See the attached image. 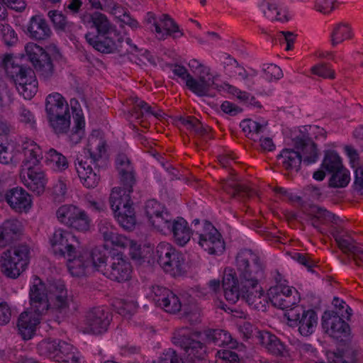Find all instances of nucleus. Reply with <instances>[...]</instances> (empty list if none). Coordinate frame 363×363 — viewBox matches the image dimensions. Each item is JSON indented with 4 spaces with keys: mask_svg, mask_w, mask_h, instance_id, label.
I'll return each instance as SVG.
<instances>
[{
    "mask_svg": "<svg viewBox=\"0 0 363 363\" xmlns=\"http://www.w3.org/2000/svg\"><path fill=\"white\" fill-rule=\"evenodd\" d=\"M222 286L225 298L229 303H235L242 297L252 308L262 311L266 309L269 298L259 284L253 288L238 285V277L233 269H225Z\"/></svg>",
    "mask_w": 363,
    "mask_h": 363,
    "instance_id": "3",
    "label": "nucleus"
},
{
    "mask_svg": "<svg viewBox=\"0 0 363 363\" xmlns=\"http://www.w3.org/2000/svg\"><path fill=\"white\" fill-rule=\"evenodd\" d=\"M339 249L348 257L354 252L359 243H357L349 234L342 228H334L331 232Z\"/></svg>",
    "mask_w": 363,
    "mask_h": 363,
    "instance_id": "29",
    "label": "nucleus"
},
{
    "mask_svg": "<svg viewBox=\"0 0 363 363\" xmlns=\"http://www.w3.org/2000/svg\"><path fill=\"white\" fill-rule=\"evenodd\" d=\"M177 33H180L179 36L183 35L180 32L178 25L169 15L162 14L158 18V23L155 33L158 40H164L170 35L177 38L178 37L175 35Z\"/></svg>",
    "mask_w": 363,
    "mask_h": 363,
    "instance_id": "26",
    "label": "nucleus"
},
{
    "mask_svg": "<svg viewBox=\"0 0 363 363\" xmlns=\"http://www.w3.org/2000/svg\"><path fill=\"white\" fill-rule=\"evenodd\" d=\"M216 363H240V358L233 351L219 350L216 353Z\"/></svg>",
    "mask_w": 363,
    "mask_h": 363,
    "instance_id": "59",
    "label": "nucleus"
},
{
    "mask_svg": "<svg viewBox=\"0 0 363 363\" xmlns=\"http://www.w3.org/2000/svg\"><path fill=\"white\" fill-rule=\"evenodd\" d=\"M45 160L47 164L56 172H62L69 166L66 157L52 148L46 152Z\"/></svg>",
    "mask_w": 363,
    "mask_h": 363,
    "instance_id": "43",
    "label": "nucleus"
},
{
    "mask_svg": "<svg viewBox=\"0 0 363 363\" xmlns=\"http://www.w3.org/2000/svg\"><path fill=\"white\" fill-rule=\"evenodd\" d=\"M188 65L196 78H191V91L199 96H205L209 94L211 89L220 91V84L218 83L219 75L213 73L208 66L203 65L196 59L189 60Z\"/></svg>",
    "mask_w": 363,
    "mask_h": 363,
    "instance_id": "8",
    "label": "nucleus"
},
{
    "mask_svg": "<svg viewBox=\"0 0 363 363\" xmlns=\"http://www.w3.org/2000/svg\"><path fill=\"white\" fill-rule=\"evenodd\" d=\"M43 314H38L30 308V311L23 312L18 320V328L21 335L25 340L32 337L37 325L40 323V316Z\"/></svg>",
    "mask_w": 363,
    "mask_h": 363,
    "instance_id": "22",
    "label": "nucleus"
},
{
    "mask_svg": "<svg viewBox=\"0 0 363 363\" xmlns=\"http://www.w3.org/2000/svg\"><path fill=\"white\" fill-rule=\"evenodd\" d=\"M30 305L38 314H47L56 311L67 313L76 310L77 304L69 296L62 282L50 284L48 287L38 277H34L30 289Z\"/></svg>",
    "mask_w": 363,
    "mask_h": 363,
    "instance_id": "1",
    "label": "nucleus"
},
{
    "mask_svg": "<svg viewBox=\"0 0 363 363\" xmlns=\"http://www.w3.org/2000/svg\"><path fill=\"white\" fill-rule=\"evenodd\" d=\"M30 81L26 85H21L16 86L18 91L21 94L24 99H32L38 91V81L37 79H33L32 77L28 78Z\"/></svg>",
    "mask_w": 363,
    "mask_h": 363,
    "instance_id": "56",
    "label": "nucleus"
},
{
    "mask_svg": "<svg viewBox=\"0 0 363 363\" xmlns=\"http://www.w3.org/2000/svg\"><path fill=\"white\" fill-rule=\"evenodd\" d=\"M87 22L91 23L97 30V34L116 30V27L111 24L108 18L104 13L98 11L90 13Z\"/></svg>",
    "mask_w": 363,
    "mask_h": 363,
    "instance_id": "36",
    "label": "nucleus"
},
{
    "mask_svg": "<svg viewBox=\"0 0 363 363\" xmlns=\"http://www.w3.org/2000/svg\"><path fill=\"white\" fill-rule=\"evenodd\" d=\"M322 325L331 337L338 339L347 335L349 326L337 313H325Z\"/></svg>",
    "mask_w": 363,
    "mask_h": 363,
    "instance_id": "21",
    "label": "nucleus"
},
{
    "mask_svg": "<svg viewBox=\"0 0 363 363\" xmlns=\"http://www.w3.org/2000/svg\"><path fill=\"white\" fill-rule=\"evenodd\" d=\"M74 127L70 135L71 140L77 143L84 135V119L81 113H77L74 116Z\"/></svg>",
    "mask_w": 363,
    "mask_h": 363,
    "instance_id": "55",
    "label": "nucleus"
},
{
    "mask_svg": "<svg viewBox=\"0 0 363 363\" xmlns=\"http://www.w3.org/2000/svg\"><path fill=\"white\" fill-rule=\"evenodd\" d=\"M310 214L313 217L311 223L315 228H318V220H320L321 222H331L335 224H337L340 221L339 217L329 212L326 209L318 206H313L311 207Z\"/></svg>",
    "mask_w": 363,
    "mask_h": 363,
    "instance_id": "46",
    "label": "nucleus"
},
{
    "mask_svg": "<svg viewBox=\"0 0 363 363\" xmlns=\"http://www.w3.org/2000/svg\"><path fill=\"white\" fill-rule=\"evenodd\" d=\"M171 70L173 74L180 78L185 83L186 87L191 91V78H192V75L189 72L187 69L183 65L174 64L171 66Z\"/></svg>",
    "mask_w": 363,
    "mask_h": 363,
    "instance_id": "57",
    "label": "nucleus"
},
{
    "mask_svg": "<svg viewBox=\"0 0 363 363\" xmlns=\"http://www.w3.org/2000/svg\"><path fill=\"white\" fill-rule=\"evenodd\" d=\"M111 320V314L107 308L94 307L86 313L80 328L84 333L100 335L107 331Z\"/></svg>",
    "mask_w": 363,
    "mask_h": 363,
    "instance_id": "11",
    "label": "nucleus"
},
{
    "mask_svg": "<svg viewBox=\"0 0 363 363\" xmlns=\"http://www.w3.org/2000/svg\"><path fill=\"white\" fill-rule=\"evenodd\" d=\"M238 285L256 286L264 278V265L259 255L249 249L241 250L236 255Z\"/></svg>",
    "mask_w": 363,
    "mask_h": 363,
    "instance_id": "6",
    "label": "nucleus"
},
{
    "mask_svg": "<svg viewBox=\"0 0 363 363\" xmlns=\"http://www.w3.org/2000/svg\"><path fill=\"white\" fill-rule=\"evenodd\" d=\"M287 323L291 327H298L299 333L305 337L311 335L318 325L317 313L311 309L305 310L301 306H296L284 313Z\"/></svg>",
    "mask_w": 363,
    "mask_h": 363,
    "instance_id": "10",
    "label": "nucleus"
},
{
    "mask_svg": "<svg viewBox=\"0 0 363 363\" xmlns=\"http://www.w3.org/2000/svg\"><path fill=\"white\" fill-rule=\"evenodd\" d=\"M145 214L150 225L163 235H172V241L180 247L190 240L192 230L182 217L173 218L166 208L155 199L145 204Z\"/></svg>",
    "mask_w": 363,
    "mask_h": 363,
    "instance_id": "2",
    "label": "nucleus"
},
{
    "mask_svg": "<svg viewBox=\"0 0 363 363\" xmlns=\"http://www.w3.org/2000/svg\"><path fill=\"white\" fill-rule=\"evenodd\" d=\"M220 87L221 90L227 91L229 94L235 96L240 101L247 105L260 107L259 101H256L255 98L250 94L241 91L238 88L225 82L220 84Z\"/></svg>",
    "mask_w": 363,
    "mask_h": 363,
    "instance_id": "45",
    "label": "nucleus"
},
{
    "mask_svg": "<svg viewBox=\"0 0 363 363\" xmlns=\"http://www.w3.org/2000/svg\"><path fill=\"white\" fill-rule=\"evenodd\" d=\"M131 273L130 263L118 253L108 258L107 266L103 270L104 276L118 282L129 280Z\"/></svg>",
    "mask_w": 363,
    "mask_h": 363,
    "instance_id": "18",
    "label": "nucleus"
},
{
    "mask_svg": "<svg viewBox=\"0 0 363 363\" xmlns=\"http://www.w3.org/2000/svg\"><path fill=\"white\" fill-rule=\"evenodd\" d=\"M134 183H123V188L113 187L111 191L109 202L113 211L118 210V208L123 207L127 204L131 203L130 194L132 191V187Z\"/></svg>",
    "mask_w": 363,
    "mask_h": 363,
    "instance_id": "25",
    "label": "nucleus"
},
{
    "mask_svg": "<svg viewBox=\"0 0 363 363\" xmlns=\"http://www.w3.org/2000/svg\"><path fill=\"white\" fill-rule=\"evenodd\" d=\"M82 257L86 259L89 268L95 269L102 274L108 261V259L96 249L91 252H84L82 253Z\"/></svg>",
    "mask_w": 363,
    "mask_h": 363,
    "instance_id": "41",
    "label": "nucleus"
},
{
    "mask_svg": "<svg viewBox=\"0 0 363 363\" xmlns=\"http://www.w3.org/2000/svg\"><path fill=\"white\" fill-rule=\"evenodd\" d=\"M85 39L89 45L101 53H115L121 48V34L117 30L99 34L87 33Z\"/></svg>",
    "mask_w": 363,
    "mask_h": 363,
    "instance_id": "16",
    "label": "nucleus"
},
{
    "mask_svg": "<svg viewBox=\"0 0 363 363\" xmlns=\"http://www.w3.org/2000/svg\"><path fill=\"white\" fill-rule=\"evenodd\" d=\"M199 245L210 255H220L225 242L218 230L208 221H203L200 229L195 230Z\"/></svg>",
    "mask_w": 363,
    "mask_h": 363,
    "instance_id": "14",
    "label": "nucleus"
},
{
    "mask_svg": "<svg viewBox=\"0 0 363 363\" xmlns=\"http://www.w3.org/2000/svg\"><path fill=\"white\" fill-rule=\"evenodd\" d=\"M181 123L190 133L196 136L202 137L205 140L208 139V128L203 126L200 121L194 116H187L180 119Z\"/></svg>",
    "mask_w": 363,
    "mask_h": 363,
    "instance_id": "42",
    "label": "nucleus"
},
{
    "mask_svg": "<svg viewBox=\"0 0 363 363\" xmlns=\"http://www.w3.org/2000/svg\"><path fill=\"white\" fill-rule=\"evenodd\" d=\"M24 184L32 191L40 194L44 191L45 179L40 167L21 171Z\"/></svg>",
    "mask_w": 363,
    "mask_h": 363,
    "instance_id": "23",
    "label": "nucleus"
},
{
    "mask_svg": "<svg viewBox=\"0 0 363 363\" xmlns=\"http://www.w3.org/2000/svg\"><path fill=\"white\" fill-rule=\"evenodd\" d=\"M149 298L155 304L170 313L179 312L182 307L179 298L169 289L162 286H152Z\"/></svg>",
    "mask_w": 363,
    "mask_h": 363,
    "instance_id": "17",
    "label": "nucleus"
},
{
    "mask_svg": "<svg viewBox=\"0 0 363 363\" xmlns=\"http://www.w3.org/2000/svg\"><path fill=\"white\" fill-rule=\"evenodd\" d=\"M105 143L99 138L92 137L89 140L87 153L77 156L75 161V169L82 184L88 189H94L99 183L100 175L96 162L104 153Z\"/></svg>",
    "mask_w": 363,
    "mask_h": 363,
    "instance_id": "4",
    "label": "nucleus"
},
{
    "mask_svg": "<svg viewBox=\"0 0 363 363\" xmlns=\"http://www.w3.org/2000/svg\"><path fill=\"white\" fill-rule=\"evenodd\" d=\"M119 225L125 230H132L135 223L136 218L135 211L132 207V203L118 208V210L113 211Z\"/></svg>",
    "mask_w": 363,
    "mask_h": 363,
    "instance_id": "33",
    "label": "nucleus"
},
{
    "mask_svg": "<svg viewBox=\"0 0 363 363\" xmlns=\"http://www.w3.org/2000/svg\"><path fill=\"white\" fill-rule=\"evenodd\" d=\"M328 185L333 188H344L347 186L350 181V172L344 167L340 170L330 173Z\"/></svg>",
    "mask_w": 363,
    "mask_h": 363,
    "instance_id": "50",
    "label": "nucleus"
},
{
    "mask_svg": "<svg viewBox=\"0 0 363 363\" xmlns=\"http://www.w3.org/2000/svg\"><path fill=\"white\" fill-rule=\"evenodd\" d=\"M184 259L181 252L175 250L174 252L168 257L167 262L162 264L160 267L166 272L176 276L182 273L184 269Z\"/></svg>",
    "mask_w": 363,
    "mask_h": 363,
    "instance_id": "40",
    "label": "nucleus"
},
{
    "mask_svg": "<svg viewBox=\"0 0 363 363\" xmlns=\"http://www.w3.org/2000/svg\"><path fill=\"white\" fill-rule=\"evenodd\" d=\"M116 166L121 175L122 183H135L133 168L130 160L124 154H119L116 159Z\"/></svg>",
    "mask_w": 363,
    "mask_h": 363,
    "instance_id": "35",
    "label": "nucleus"
},
{
    "mask_svg": "<svg viewBox=\"0 0 363 363\" xmlns=\"http://www.w3.org/2000/svg\"><path fill=\"white\" fill-rule=\"evenodd\" d=\"M352 30L351 26L345 23L336 25L331 34L332 45L335 46L345 40L352 38Z\"/></svg>",
    "mask_w": 363,
    "mask_h": 363,
    "instance_id": "47",
    "label": "nucleus"
},
{
    "mask_svg": "<svg viewBox=\"0 0 363 363\" xmlns=\"http://www.w3.org/2000/svg\"><path fill=\"white\" fill-rule=\"evenodd\" d=\"M60 341L59 340L50 339L41 341L38 345L39 354L54 359L55 357H56Z\"/></svg>",
    "mask_w": 363,
    "mask_h": 363,
    "instance_id": "51",
    "label": "nucleus"
},
{
    "mask_svg": "<svg viewBox=\"0 0 363 363\" xmlns=\"http://www.w3.org/2000/svg\"><path fill=\"white\" fill-rule=\"evenodd\" d=\"M311 72L324 79H333L335 78V71L326 64H318L311 68Z\"/></svg>",
    "mask_w": 363,
    "mask_h": 363,
    "instance_id": "60",
    "label": "nucleus"
},
{
    "mask_svg": "<svg viewBox=\"0 0 363 363\" xmlns=\"http://www.w3.org/2000/svg\"><path fill=\"white\" fill-rule=\"evenodd\" d=\"M106 245L110 244L113 247L125 249V247L130 244L129 238L122 235H119L117 230L104 240Z\"/></svg>",
    "mask_w": 363,
    "mask_h": 363,
    "instance_id": "62",
    "label": "nucleus"
},
{
    "mask_svg": "<svg viewBox=\"0 0 363 363\" xmlns=\"http://www.w3.org/2000/svg\"><path fill=\"white\" fill-rule=\"evenodd\" d=\"M56 216L60 223L78 231L85 232L89 229L90 218L84 210L76 206H61L56 211Z\"/></svg>",
    "mask_w": 363,
    "mask_h": 363,
    "instance_id": "13",
    "label": "nucleus"
},
{
    "mask_svg": "<svg viewBox=\"0 0 363 363\" xmlns=\"http://www.w3.org/2000/svg\"><path fill=\"white\" fill-rule=\"evenodd\" d=\"M277 284L272 286L268 291V298L272 304L278 308L289 310L296 306H298L300 298L297 290L281 282L276 278Z\"/></svg>",
    "mask_w": 363,
    "mask_h": 363,
    "instance_id": "12",
    "label": "nucleus"
},
{
    "mask_svg": "<svg viewBox=\"0 0 363 363\" xmlns=\"http://www.w3.org/2000/svg\"><path fill=\"white\" fill-rule=\"evenodd\" d=\"M321 167L328 173L340 170V168L344 167L341 157L333 150L325 151Z\"/></svg>",
    "mask_w": 363,
    "mask_h": 363,
    "instance_id": "49",
    "label": "nucleus"
},
{
    "mask_svg": "<svg viewBox=\"0 0 363 363\" xmlns=\"http://www.w3.org/2000/svg\"><path fill=\"white\" fill-rule=\"evenodd\" d=\"M50 125L57 134L65 133L70 126L69 108L62 112H57L48 115Z\"/></svg>",
    "mask_w": 363,
    "mask_h": 363,
    "instance_id": "32",
    "label": "nucleus"
},
{
    "mask_svg": "<svg viewBox=\"0 0 363 363\" xmlns=\"http://www.w3.org/2000/svg\"><path fill=\"white\" fill-rule=\"evenodd\" d=\"M259 7L264 15L272 20L287 21L286 10L281 6L279 0H262Z\"/></svg>",
    "mask_w": 363,
    "mask_h": 363,
    "instance_id": "31",
    "label": "nucleus"
},
{
    "mask_svg": "<svg viewBox=\"0 0 363 363\" xmlns=\"http://www.w3.org/2000/svg\"><path fill=\"white\" fill-rule=\"evenodd\" d=\"M133 116L136 119L140 118H149L150 116H154L156 118H160L163 113L161 110L155 111L152 107L149 106L145 101L140 100L138 97L133 98Z\"/></svg>",
    "mask_w": 363,
    "mask_h": 363,
    "instance_id": "34",
    "label": "nucleus"
},
{
    "mask_svg": "<svg viewBox=\"0 0 363 363\" xmlns=\"http://www.w3.org/2000/svg\"><path fill=\"white\" fill-rule=\"evenodd\" d=\"M206 343H213L218 346H228L235 348L238 345V342L234 340L231 335L224 330H208L203 333Z\"/></svg>",
    "mask_w": 363,
    "mask_h": 363,
    "instance_id": "30",
    "label": "nucleus"
},
{
    "mask_svg": "<svg viewBox=\"0 0 363 363\" xmlns=\"http://www.w3.org/2000/svg\"><path fill=\"white\" fill-rule=\"evenodd\" d=\"M18 69L14 79L16 86L28 84L30 81L28 78L31 76L33 79H36L35 72L30 68L18 67Z\"/></svg>",
    "mask_w": 363,
    "mask_h": 363,
    "instance_id": "58",
    "label": "nucleus"
},
{
    "mask_svg": "<svg viewBox=\"0 0 363 363\" xmlns=\"http://www.w3.org/2000/svg\"><path fill=\"white\" fill-rule=\"evenodd\" d=\"M222 186L224 191L232 196L240 194L242 196H250L252 194V190L248 186L238 183L233 174H232L229 179L223 182Z\"/></svg>",
    "mask_w": 363,
    "mask_h": 363,
    "instance_id": "44",
    "label": "nucleus"
},
{
    "mask_svg": "<svg viewBox=\"0 0 363 363\" xmlns=\"http://www.w3.org/2000/svg\"><path fill=\"white\" fill-rule=\"evenodd\" d=\"M115 307L119 314L124 317H129L137 311L138 303L133 298H128L116 301Z\"/></svg>",
    "mask_w": 363,
    "mask_h": 363,
    "instance_id": "53",
    "label": "nucleus"
},
{
    "mask_svg": "<svg viewBox=\"0 0 363 363\" xmlns=\"http://www.w3.org/2000/svg\"><path fill=\"white\" fill-rule=\"evenodd\" d=\"M153 363H183V361L174 350L168 349Z\"/></svg>",
    "mask_w": 363,
    "mask_h": 363,
    "instance_id": "64",
    "label": "nucleus"
},
{
    "mask_svg": "<svg viewBox=\"0 0 363 363\" xmlns=\"http://www.w3.org/2000/svg\"><path fill=\"white\" fill-rule=\"evenodd\" d=\"M240 127L249 138L256 140L258 135L264 133L267 130V123H259L251 119H247L240 123Z\"/></svg>",
    "mask_w": 363,
    "mask_h": 363,
    "instance_id": "48",
    "label": "nucleus"
},
{
    "mask_svg": "<svg viewBox=\"0 0 363 363\" xmlns=\"http://www.w3.org/2000/svg\"><path fill=\"white\" fill-rule=\"evenodd\" d=\"M296 350L299 352L303 361L313 363L318 359V351L311 344L298 342L296 344Z\"/></svg>",
    "mask_w": 363,
    "mask_h": 363,
    "instance_id": "52",
    "label": "nucleus"
},
{
    "mask_svg": "<svg viewBox=\"0 0 363 363\" xmlns=\"http://www.w3.org/2000/svg\"><path fill=\"white\" fill-rule=\"evenodd\" d=\"M29 36L36 40H44L49 38L52 31L46 21L40 16H34L28 26Z\"/></svg>",
    "mask_w": 363,
    "mask_h": 363,
    "instance_id": "27",
    "label": "nucleus"
},
{
    "mask_svg": "<svg viewBox=\"0 0 363 363\" xmlns=\"http://www.w3.org/2000/svg\"><path fill=\"white\" fill-rule=\"evenodd\" d=\"M258 338L260 344L274 355L285 356L287 353L284 343L274 335L267 332H258Z\"/></svg>",
    "mask_w": 363,
    "mask_h": 363,
    "instance_id": "28",
    "label": "nucleus"
},
{
    "mask_svg": "<svg viewBox=\"0 0 363 363\" xmlns=\"http://www.w3.org/2000/svg\"><path fill=\"white\" fill-rule=\"evenodd\" d=\"M50 242L55 253L64 257L67 255H73L79 245L76 236L71 232L62 228L57 229L54 232Z\"/></svg>",
    "mask_w": 363,
    "mask_h": 363,
    "instance_id": "19",
    "label": "nucleus"
},
{
    "mask_svg": "<svg viewBox=\"0 0 363 363\" xmlns=\"http://www.w3.org/2000/svg\"><path fill=\"white\" fill-rule=\"evenodd\" d=\"M25 50L28 60L39 73L40 78L45 82L48 81L54 73L53 65L48 54L33 43L26 44Z\"/></svg>",
    "mask_w": 363,
    "mask_h": 363,
    "instance_id": "15",
    "label": "nucleus"
},
{
    "mask_svg": "<svg viewBox=\"0 0 363 363\" xmlns=\"http://www.w3.org/2000/svg\"><path fill=\"white\" fill-rule=\"evenodd\" d=\"M69 108L65 99L59 93L55 92L49 94L46 98L45 111L47 115L62 112Z\"/></svg>",
    "mask_w": 363,
    "mask_h": 363,
    "instance_id": "38",
    "label": "nucleus"
},
{
    "mask_svg": "<svg viewBox=\"0 0 363 363\" xmlns=\"http://www.w3.org/2000/svg\"><path fill=\"white\" fill-rule=\"evenodd\" d=\"M0 37L6 45H11L16 40L13 29L7 23L0 22Z\"/></svg>",
    "mask_w": 363,
    "mask_h": 363,
    "instance_id": "61",
    "label": "nucleus"
},
{
    "mask_svg": "<svg viewBox=\"0 0 363 363\" xmlns=\"http://www.w3.org/2000/svg\"><path fill=\"white\" fill-rule=\"evenodd\" d=\"M29 255L30 248L26 245H19L5 251L0 259L3 274L10 278H17L26 269Z\"/></svg>",
    "mask_w": 363,
    "mask_h": 363,
    "instance_id": "9",
    "label": "nucleus"
},
{
    "mask_svg": "<svg viewBox=\"0 0 363 363\" xmlns=\"http://www.w3.org/2000/svg\"><path fill=\"white\" fill-rule=\"evenodd\" d=\"M176 250V248L173 245L167 242H160L155 250V256L157 259L158 264L162 265L165 261L167 262L168 257Z\"/></svg>",
    "mask_w": 363,
    "mask_h": 363,
    "instance_id": "54",
    "label": "nucleus"
},
{
    "mask_svg": "<svg viewBox=\"0 0 363 363\" xmlns=\"http://www.w3.org/2000/svg\"><path fill=\"white\" fill-rule=\"evenodd\" d=\"M78 359L76 349L72 345L61 340L54 360L59 363H77Z\"/></svg>",
    "mask_w": 363,
    "mask_h": 363,
    "instance_id": "37",
    "label": "nucleus"
},
{
    "mask_svg": "<svg viewBox=\"0 0 363 363\" xmlns=\"http://www.w3.org/2000/svg\"><path fill=\"white\" fill-rule=\"evenodd\" d=\"M76 250L73 255H67V269L70 274L74 277H81L86 274V270L89 269L86 259L82 257V253L76 256Z\"/></svg>",
    "mask_w": 363,
    "mask_h": 363,
    "instance_id": "39",
    "label": "nucleus"
},
{
    "mask_svg": "<svg viewBox=\"0 0 363 363\" xmlns=\"http://www.w3.org/2000/svg\"><path fill=\"white\" fill-rule=\"evenodd\" d=\"M106 245L110 244L113 247L125 249V247L130 244L129 238L122 235H119L117 230L104 240Z\"/></svg>",
    "mask_w": 363,
    "mask_h": 363,
    "instance_id": "63",
    "label": "nucleus"
},
{
    "mask_svg": "<svg viewBox=\"0 0 363 363\" xmlns=\"http://www.w3.org/2000/svg\"><path fill=\"white\" fill-rule=\"evenodd\" d=\"M174 345L184 350V355L189 363H200L206 354L203 333H191L189 328H182L175 330L172 337Z\"/></svg>",
    "mask_w": 363,
    "mask_h": 363,
    "instance_id": "7",
    "label": "nucleus"
},
{
    "mask_svg": "<svg viewBox=\"0 0 363 363\" xmlns=\"http://www.w3.org/2000/svg\"><path fill=\"white\" fill-rule=\"evenodd\" d=\"M5 200L16 212H27L32 206L30 195L22 187H15L7 191Z\"/></svg>",
    "mask_w": 363,
    "mask_h": 363,
    "instance_id": "20",
    "label": "nucleus"
},
{
    "mask_svg": "<svg viewBox=\"0 0 363 363\" xmlns=\"http://www.w3.org/2000/svg\"><path fill=\"white\" fill-rule=\"evenodd\" d=\"M294 147L298 150L284 149L279 155L282 160V165L287 170L297 172L301 162L311 164L317 161L318 152L315 144L308 136L300 134L293 139Z\"/></svg>",
    "mask_w": 363,
    "mask_h": 363,
    "instance_id": "5",
    "label": "nucleus"
},
{
    "mask_svg": "<svg viewBox=\"0 0 363 363\" xmlns=\"http://www.w3.org/2000/svg\"><path fill=\"white\" fill-rule=\"evenodd\" d=\"M24 160L22 170L31 169L39 167L43 158L40 147L33 141L26 142L23 145Z\"/></svg>",
    "mask_w": 363,
    "mask_h": 363,
    "instance_id": "24",
    "label": "nucleus"
}]
</instances>
